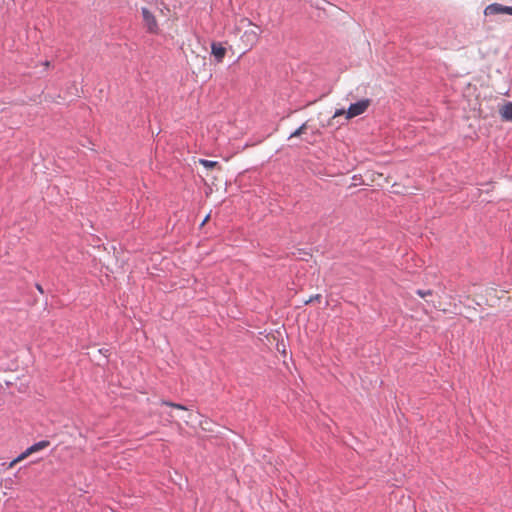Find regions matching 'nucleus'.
Wrapping results in <instances>:
<instances>
[{"label":"nucleus","mask_w":512,"mask_h":512,"mask_svg":"<svg viewBox=\"0 0 512 512\" xmlns=\"http://www.w3.org/2000/svg\"><path fill=\"white\" fill-rule=\"evenodd\" d=\"M199 425L205 431H212L211 422L208 419L200 421Z\"/></svg>","instance_id":"nucleus-12"},{"label":"nucleus","mask_w":512,"mask_h":512,"mask_svg":"<svg viewBox=\"0 0 512 512\" xmlns=\"http://www.w3.org/2000/svg\"><path fill=\"white\" fill-rule=\"evenodd\" d=\"M161 404L166 405V406L171 407V408H174V409L182 410V411H186L187 410V408L184 405L173 403V402H170V401H164L163 400V401H161Z\"/></svg>","instance_id":"nucleus-9"},{"label":"nucleus","mask_w":512,"mask_h":512,"mask_svg":"<svg viewBox=\"0 0 512 512\" xmlns=\"http://www.w3.org/2000/svg\"><path fill=\"white\" fill-rule=\"evenodd\" d=\"M370 106V100L369 99H362L354 104H351L348 108V110L344 109H337L332 116L331 119L328 121V125L332 126L334 125V120L342 115H345L347 120H350L354 117H357L361 114H363L368 107Z\"/></svg>","instance_id":"nucleus-2"},{"label":"nucleus","mask_w":512,"mask_h":512,"mask_svg":"<svg viewBox=\"0 0 512 512\" xmlns=\"http://www.w3.org/2000/svg\"><path fill=\"white\" fill-rule=\"evenodd\" d=\"M499 113L503 120L512 121V102H508L501 106Z\"/></svg>","instance_id":"nucleus-7"},{"label":"nucleus","mask_w":512,"mask_h":512,"mask_svg":"<svg viewBox=\"0 0 512 512\" xmlns=\"http://www.w3.org/2000/svg\"><path fill=\"white\" fill-rule=\"evenodd\" d=\"M211 54L215 57L218 63L222 62L226 55V48L221 43L213 42L211 44Z\"/></svg>","instance_id":"nucleus-6"},{"label":"nucleus","mask_w":512,"mask_h":512,"mask_svg":"<svg viewBox=\"0 0 512 512\" xmlns=\"http://www.w3.org/2000/svg\"><path fill=\"white\" fill-rule=\"evenodd\" d=\"M169 417H170L169 422L170 423H175L174 416L172 414H169Z\"/></svg>","instance_id":"nucleus-15"},{"label":"nucleus","mask_w":512,"mask_h":512,"mask_svg":"<svg viewBox=\"0 0 512 512\" xmlns=\"http://www.w3.org/2000/svg\"><path fill=\"white\" fill-rule=\"evenodd\" d=\"M209 218H210V214H208V215L204 218L203 222L201 223V226L205 225V224L208 222Z\"/></svg>","instance_id":"nucleus-14"},{"label":"nucleus","mask_w":512,"mask_h":512,"mask_svg":"<svg viewBox=\"0 0 512 512\" xmlns=\"http://www.w3.org/2000/svg\"><path fill=\"white\" fill-rule=\"evenodd\" d=\"M199 163L204 166L206 169H212L215 167H219L218 162L216 161H210L206 159H199Z\"/></svg>","instance_id":"nucleus-8"},{"label":"nucleus","mask_w":512,"mask_h":512,"mask_svg":"<svg viewBox=\"0 0 512 512\" xmlns=\"http://www.w3.org/2000/svg\"><path fill=\"white\" fill-rule=\"evenodd\" d=\"M37 289H38L41 293H43V289H42V287H41L40 285H37Z\"/></svg>","instance_id":"nucleus-16"},{"label":"nucleus","mask_w":512,"mask_h":512,"mask_svg":"<svg viewBox=\"0 0 512 512\" xmlns=\"http://www.w3.org/2000/svg\"><path fill=\"white\" fill-rule=\"evenodd\" d=\"M417 295H419L421 298H426L428 296H432L433 295V291L428 289V290H422V289H418L416 291Z\"/></svg>","instance_id":"nucleus-11"},{"label":"nucleus","mask_w":512,"mask_h":512,"mask_svg":"<svg viewBox=\"0 0 512 512\" xmlns=\"http://www.w3.org/2000/svg\"><path fill=\"white\" fill-rule=\"evenodd\" d=\"M321 299V295L320 294H316L314 296H311L308 300L305 301V304H310L314 301H320Z\"/></svg>","instance_id":"nucleus-13"},{"label":"nucleus","mask_w":512,"mask_h":512,"mask_svg":"<svg viewBox=\"0 0 512 512\" xmlns=\"http://www.w3.org/2000/svg\"><path fill=\"white\" fill-rule=\"evenodd\" d=\"M307 129V122L303 123L298 129H296L289 138L299 137L302 135Z\"/></svg>","instance_id":"nucleus-10"},{"label":"nucleus","mask_w":512,"mask_h":512,"mask_svg":"<svg viewBox=\"0 0 512 512\" xmlns=\"http://www.w3.org/2000/svg\"><path fill=\"white\" fill-rule=\"evenodd\" d=\"M239 25V29L244 28L243 33L240 36V45L246 52L256 46L260 39L262 30L247 18L241 19Z\"/></svg>","instance_id":"nucleus-1"},{"label":"nucleus","mask_w":512,"mask_h":512,"mask_svg":"<svg viewBox=\"0 0 512 512\" xmlns=\"http://www.w3.org/2000/svg\"><path fill=\"white\" fill-rule=\"evenodd\" d=\"M508 301L512 303V295L508 297Z\"/></svg>","instance_id":"nucleus-17"},{"label":"nucleus","mask_w":512,"mask_h":512,"mask_svg":"<svg viewBox=\"0 0 512 512\" xmlns=\"http://www.w3.org/2000/svg\"><path fill=\"white\" fill-rule=\"evenodd\" d=\"M141 14L143 18L144 27L146 28L147 32L151 34H158L159 25L154 13L149 8L142 7Z\"/></svg>","instance_id":"nucleus-4"},{"label":"nucleus","mask_w":512,"mask_h":512,"mask_svg":"<svg viewBox=\"0 0 512 512\" xmlns=\"http://www.w3.org/2000/svg\"><path fill=\"white\" fill-rule=\"evenodd\" d=\"M49 445H50V442L47 440H42V441H39V442L33 444L32 446L28 447L24 452H22L18 457H16L14 460H12L8 464L7 468L8 469L13 468L17 463L23 461L31 454L41 451V450L47 448Z\"/></svg>","instance_id":"nucleus-3"},{"label":"nucleus","mask_w":512,"mask_h":512,"mask_svg":"<svg viewBox=\"0 0 512 512\" xmlns=\"http://www.w3.org/2000/svg\"><path fill=\"white\" fill-rule=\"evenodd\" d=\"M502 13L512 15V7L504 6L499 3H493V4L488 5L484 10V14L486 16L502 14Z\"/></svg>","instance_id":"nucleus-5"}]
</instances>
